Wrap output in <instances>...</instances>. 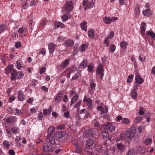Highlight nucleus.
I'll return each mask as SVG.
<instances>
[{
  "mask_svg": "<svg viewBox=\"0 0 155 155\" xmlns=\"http://www.w3.org/2000/svg\"><path fill=\"white\" fill-rule=\"evenodd\" d=\"M152 13V11L150 8H147L143 12V14L145 16L147 17L150 16Z\"/></svg>",
  "mask_w": 155,
  "mask_h": 155,
  "instance_id": "10",
  "label": "nucleus"
},
{
  "mask_svg": "<svg viewBox=\"0 0 155 155\" xmlns=\"http://www.w3.org/2000/svg\"><path fill=\"white\" fill-rule=\"evenodd\" d=\"M48 47L50 53L52 54L55 49V45L53 43H50L48 44Z\"/></svg>",
  "mask_w": 155,
  "mask_h": 155,
  "instance_id": "9",
  "label": "nucleus"
},
{
  "mask_svg": "<svg viewBox=\"0 0 155 155\" xmlns=\"http://www.w3.org/2000/svg\"><path fill=\"white\" fill-rule=\"evenodd\" d=\"M69 114V112L68 111L64 113V115L65 117L68 118L70 117Z\"/></svg>",
  "mask_w": 155,
  "mask_h": 155,
  "instance_id": "63",
  "label": "nucleus"
},
{
  "mask_svg": "<svg viewBox=\"0 0 155 155\" xmlns=\"http://www.w3.org/2000/svg\"><path fill=\"white\" fill-rule=\"evenodd\" d=\"M73 8V3L71 2H68L66 4L65 6L62 8V12L65 14L62 16L61 18L63 21H66L70 18V15L68 13H70Z\"/></svg>",
  "mask_w": 155,
  "mask_h": 155,
  "instance_id": "1",
  "label": "nucleus"
},
{
  "mask_svg": "<svg viewBox=\"0 0 155 155\" xmlns=\"http://www.w3.org/2000/svg\"><path fill=\"white\" fill-rule=\"evenodd\" d=\"M18 97L19 101H22L24 100L23 95L22 92H18Z\"/></svg>",
  "mask_w": 155,
  "mask_h": 155,
  "instance_id": "30",
  "label": "nucleus"
},
{
  "mask_svg": "<svg viewBox=\"0 0 155 155\" xmlns=\"http://www.w3.org/2000/svg\"><path fill=\"white\" fill-rule=\"evenodd\" d=\"M47 23V21L46 20H43V21H41V26H42V28H43L45 26Z\"/></svg>",
  "mask_w": 155,
  "mask_h": 155,
  "instance_id": "57",
  "label": "nucleus"
},
{
  "mask_svg": "<svg viewBox=\"0 0 155 155\" xmlns=\"http://www.w3.org/2000/svg\"><path fill=\"white\" fill-rule=\"evenodd\" d=\"M146 35H149L151 36V37L153 38H154L155 36V33L151 31H147L146 32Z\"/></svg>",
  "mask_w": 155,
  "mask_h": 155,
  "instance_id": "36",
  "label": "nucleus"
},
{
  "mask_svg": "<svg viewBox=\"0 0 155 155\" xmlns=\"http://www.w3.org/2000/svg\"><path fill=\"white\" fill-rule=\"evenodd\" d=\"M54 25L57 28L61 27L62 28L64 27V25L63 24L58 21L55 22Z\"/></svg>",
  "mask_w": 155,
  "mask_h": 155,
  "instance_id": "25",
  "label": "nucleus"
},
{
  "mask_svg": "<svg viewBox=\"0 0 155 155\" xmlns=\"http://www.w3.org/2000/svg\"><path fill=\"white\" fill-rule=\"evenodd\" d=\"M87 47L85 44L82 45L79 48V49L81 51L83 52L85 50Z\"/></svg>",
  "mask_w": 155,
  "mask_h": 155,
  "instance_id": "35",
  "label": "nucleus"
},
{
  "mask_svg": "<svg viewBox=\"0 0 155 155\" xmlns=\"http://www.w3.org/2000/svg\"><path fill=\"white\" fill-rule=\"evenodd\" d=\"M114 35V33L113 31L110 32L108 34L107 38L110 39L112 38Z\"/></svg>",
  "mask_w": 155,
  "mask_h": 155,
  "instance_id": "46",
  "label": "nucleus"
},
{
  "mask_svg": "<svg viewBox=\"0 0 155 155\" xmlns=\"http://www.w3.org/2000/svg\"><path fill=\"white\" fill-rule=\"evenodd\" d=\"M84 102H86L88 106V108L90 110L92 108V100L91 98H87L86 96L84 97L83 100Z\"/></svg>",
  "mask_w": 155,
  "mask_h": 155,
  "instance_id": "7",
  "label": "nucleus"
},
{
  "mask_svg": "<svg viewBox=\"0 0 155 155\" xmlns=\"http://www.w3.org/2000/svg\"><path fill=\"white\" fill-rule=\"evenodd\" d=\"M8 113L10 114H13L14 113V110L11 107H8L7 109Z\"/></svg>",
  "mask_w": 155,
  "mask_h": 155,
  "instance_id": "49",
  "label": "nucleus"
},
{
  "mask_svg": "<svg viewBox=\"0 0 155 155\" xmlns=\"http://www.w3.org/2000/svg\"><path fill=\"white\" fill-rule=\"evenodd\" d=\"M102 135L104 136V137H105L107 138V137L109 136L108 132L107 131V130H104L102 132Z\"/></svg>",
  "mask_w": 155,
  "mask_h": 155,
  "instance_id": "39",
  "label": "nucleus"
},
{
  "mask_svg": "<svg viewBox=\"0 0 155 155\" xmlns=\"http://www.w3.org/2000/svg\"><path fill=\"white\" fill-rule=\"evenodd\" d=\"M81 74L79 73H77L76 74H75L74 75L72 78V80H77L79 77L81 76Z\"/></svg>",
  "mask_w": 155,
  "mask_h": 155,
  "instance_id": "27",
  "label": "nucleus"
},
{
  "mask_svg": "<svg viewBox=\"0 0 155 155\" xmlns=\"http://www.w3.org/2000/svg\"><path fill=\"white\" fill-rule=\"evenodd\" d=\"M135 150L134 149H132L129 150L127 155H135Z\"/></svg>",
  "mask_w": 155,
  "mask_h": 155,
  "instance_id": "34",
  "label": "nucleus"
},
{
  "mask_svg": "<svg viewBox=\"0 0 155 155\" xmlns=\"http://www.w3.org/2000/svg\"><path fill=\"white\" fill-rule=\"evenodd\" d=\"M18 74V73L16 72L15 70H13L11 73V76L10 77L11 80L14 81L15 80L16 77Z\"/></svg>",
  "mask_w": 155,
  "mask_h": 155,
  "instance_id": "16",
  "label": "nucleus"
},
{
  "mask_svg": "<svg viewBox=\"0 0 155 155\" xmlns=\"http://www.w3.org/2000/svg\"><path fill=\"white\" fill-rule=\"evenodd\" d=\"M135 81L136 83L139 84H142L143 82V80L140 76L137 75L135 77Z\"/></svg>",
  "mask_w": 155,
  "mask_h": 155,
  "instance_id": "15",
  "label": "nucleus"
},
{
  "mask_svg": "<svg viewBox=\"0 0 155 155\" xmlns=\"http://www.w3.org/2000/svg\"><path fill=\"white\" fill-rule=\"evenodd\" d=\"M46 50L45 48H42L39 51L38 54H42L43 55H45L46 53Z\"/></svg>",
  "mask_w": 155,
  "mask_h": 155,
  "instance_id": "41",
  "label": "nucleus"
},
{
  "mask_svg": "<svg viewBox=\"0 0 155 155\" xmlns=\"http://www.w3.org/2000/svg\"><path fill=\"white\" fill-rule=\"evenodd\" d=\"M24 76V74L22 72H20L18 78L19 79H21Z\"/></svg>",
  "mask_w": 155,
  "mask_h": 155,
  "instance_id": "61",
  "label": "nucleus"
},
{
  "mask_svg": "<svg viewBox=\"0 0 155 155\" xmlns=\"http://www.w3.org/2000/svg\"><path fill=\"white\" fill-rule=\"evenodd\" d=\"M117 146V148L121 151H123L124 149V145L122 143H118Z\"/></svg>",
  "mask_w": 155,
  "mask_h": 155,
  "instance_id": "23",
  "label": "nucleus"
},
{
  "mask_svg": "<svg viewBox=\"0 0 155 155\" xmlns=\"http://www.w3.org/2000/svg\"><path fill=\"white\" fill-rule=\"evenodd\" d=\"M104 22L107 24H109L111 23V20L109 18L107 17H105L103 19Z\"/></svg>",
  "mask_w": 155,
  "mask_h": 155,
  "instance_id": "32",
  "label": "nucleus"
},
{
  "mask_svg": "<svg viewBox=\"0 0 155 155\" xmlns=\"http://www.w3.org/2000/svg\"><path fill=\"white\" fill-rule=\"evenodd\" d=\"M45 70H46L45 68L44 67H42V68H41V69L40 70V71H39L40 73V74H43L45 72Z\"/></svg>",
  "mask_w": 155,
  "mask_h": 155,
  "instance_id": "55",
  "label": "nucleus"
},
{
  "mask_svg": "<svg viewBox=\"0 0 155 155\" xmlns=\"http://www.w3.org/2000/svg\"><path fill=\"white\" fill-rule=\"evenodd\" d=\"M6 28V26L4 25H0V33L2 32Z\"/></svg>",
  "mask_w": 155,
  "mask_h": 155,
  "instance_id": "47",
  "label": "nucleus"
},
{
  "mask_svg": "<svg viewBox=\"0 0 155 155\" xmlns=\"http://www.w3.org/2000/svg\"><path fill=\"white\" fill-rule=\"evenodd\" d=\"M21 42L19 41H18L15 43V46L16 48H18L21 46Z\"/></svg>",
  "mask_w": 155,
  "mask_h": 155,
  "instance_id": "58",
  "label": "nucleus"
},
{
  "mask_svg": "<svg viewBox=\"0 0 155 155\" xmlns=\"http://www.w3.org/2000/svg\"><path fill=\"white\" fill-rule=\"evenodd\" d=\"M74 44V41L72 40L68 39L64 43V45L66 47H69L72 46Z\"/></svg>",
  "mask_w": 155,
  "mask_h": 155,
  "instance_id": "12",
  "label": "nucleus"
},
{
  "mask_svg": "<svg viewBox=\"0 0 155 155\" xmlns=\"http://www.w3.org/2000/svg\"><path fill=\"white\" fill-rule=\"evenodd\" d=\"M152 142V140L150 138H147L145 140L144 142L145 144L147 145L151 144Z\"/></svg>",
  "mask_w": 155,
  "mask_h": 155,
  "instance_id": "38",
  "label": "nucleus"
},
{
  "mask_svg": "<svg viewBox=\"0 0 155 155\" xmlns=\"http://www.w3.org/2000/svg\"><path fill=\"white\" fill-rule=\"evenodd\" d=\"M130 95L132 98L134 99H135L137 98V94L135 90H133L131 91Z\"/></svg>",
  "mask_w": 155,
  "mask_h": 155,
  "instance_id": "17",
  "label": "nucleus"
},
{
  "mask_svg": "<svg viewBox=\"0 0 155 155\" xmlns=\"http://www.w3.org/2000/svg\"><path fill=\"white\" fill-rule=\"evenodd\" d=\"M61 100V98L58 96H56L55 99V102L56 103H59Z\"/></svg>",
  "mask_w": 155,
  "mask_h": 155,
  "instance_id": "43",
  "label": "nucleus"
},
{
  "mask_svg": "<svg viewBox=\"0 0 155 155\" xmlns=\"http://www.w3.org/2000/svg\"><path fill=\"white\" fill-rule=\"evenodd\" d=\"M103 66L101 64H100L97 69L96 73L97 74H99L101 72H102L103 71Z\"/></svg>",
  "mask_w": 155,
  "mask_h": 155,
  "instance_id": "18",
  "label": "nucleus"
},
{
  "mask_svg": "<svg viewBox=\"0 0 155 155\" xmlns=\"http://www.w3.org/2000/svg\"><path fill=\"white\" fill-rule=\"evenodd\" d=\"M80 25L81 28L85 31H87V23L85 21H83L81 23Z\"/></svg>",
  "mask_w": 155,
  "mask_h": 155,
  "instance_id": "24",
  "label": "nucleus"
},
{
  "mask_svg": "<svg viewBox=\"0 0 155 155\" xmlns=\"http://www.w3.org/2000/svg\"><path fill=\"white\" fill-rule=\"evenodd\" d=\"M142 119L141 117H137L134 120V122L137 123H139L141 120Z\"/></svg>",
  "mask_w": 155,
  "mask_h": 155,
  "instance_id": "45",
  "label": "nucleus"
},
{
  "mask_svg": "<svg viewBox=\"0 0 155 155\" xmlns=\"http://www.w3.org/2000/svg\"><path fill=\"white\" fill-rule=\"evenodd\" d=\"M69 61V59H66L64 62L61 63V66L63 68H65L68 64Z\"/></svg>",
  "mask_w": 155,
  "mask_h": 155,
  "instance_id": "29",
  "label": "nucleus"
},
{
  "mask_svg": "<svg viewBox=\"0 0 155 155\" xmlns=\"http://www.w3.org/2000/svg\"><path fill=\"white\" fill-rule=\"evenodd\" d=\"M3 145L4 146V147L6 149H8L9 147L10 146L9 142L7 141H4L3 143Z\"/></svg>",
  "mask_w": 155,
  "mask_h": 155,
  "instance_id": "31",
  "label": "nucleus"
},
{
  "mask_svg": "<svg viewBox=\"0 0 155 155\" xmlns=\"http://www.w3.org/2000/svg\"><path fill=\"white\" fill-rule=\"evenodd\" d=\"M109 39H110L106 37L105 38L104 41V44L106 45H105L106 47H108L110 44V42L108 41Z\"/></svg>",
  "mask_w": 155,
  "mask_h": 155,
  "instance_id": "42",
  "label": "nucleus"
},
{
  "mask_svg": "<svg viewBox=\"0 0 155 155\" xmlns=\"http://www.w3.org/2000/svg\"><path fill=\"white\" fill-rule=\"evenodd\" d=\"M146 26V24L144 22H142L141 23V26L140 27V32L141 34L143 35H145Z\"/></svg>",
  "mask_w": 155,
  "mask_h": 155,
  "instance_id": "11",
  "label": "nucleus"
},
{
  "mask_svg": "<svg viewBox=\"0 0 155 155\" xmlns=\"http://www.w3.org/2000/svg\"><path fill=\"white\" fill-rule=\"evenodd\" d=\"M104 130L108 131L110 133L113 132L115 131V127L114 124H112L108 122L106 123L104 125Z\"/></svg>",
  "mask_w": 155,
  "mask_h": 155,
  "instance_id": "5",
  "label": "nucleus"
},
{
  "mask_svg": "<svg viewBox=\"0 0 155 155\" xmlns=\"http://www.w3.org/2000/svg\"><path fill=\"white\" fill-rule=\"evenodd\" d=\"M115 46L114 45H112L110 47V50L112 52H113L115 49Z\"/></svg>",
  "mask_w": 155,
  "mask_h": 155,
  "instance_id": "51",
  "label": "nucleus"
},
{
  "mask_svg": "<svg viewBox=\"0 0 155 155\" xmlns=\"http://www.w3.org/2000/svg\"><path fill=\"white\" fill-rule=\"evenodd\" d=\"M21 140V136H17L16 139H15V141L16 142H18L19 140Z\"/></svg>",
  "mask_w": 155,
  "mask_h": 155,
  "instance_id": "62",
  "label": "nucleus"
},
{
  "mask_svg": "<svg viewBox=\"0 0 155 155\" xmlns=\"http://www.w3.org/2000/svg\"><path fill=\"white\" fill-rule=\"evenodd\" d=\"M136 130L134 127L131 128L129 130L125 132L124 137L127 142H129L135 135Z\"/></svg>",
  "mask_w": 155,
  "mask_h": 155,
  "instance_id": "3",
  "label": "nucleus"
},
{
  "mask_svg": "<svg viewBox=\"0 0 155 155\" xmlns=\"http://www.w3.org/2000/svg\"><path fill=\"white\" fill-rule=\"evenodd\" d=\"M145 129V126L144 125H142L139 126L138 128V131L140 133H141L142 131Z\"/></svg>",
  "mask_w": 155,
  "mask_h": 155,
  "instance_id": "37",
  "label": "nucleus"
},
{
  "mask_svg": "<svg viewBox=\"0 0 155 155\" xmlns=\"http://www.w3.org/2000/svg\"><path fill=\"white\" fill-rule=\"evenodd\" d=\"M87 66V62L86 61L84 60L83 61L81 62L80 65L78 67V68L79 69H82L86 67Z\"/></svg>",
  "mask_w": 155,
  "mask_h": 155,
  "instance_id": "14",
  "label": "nucleus"
},
{
  "mask_svg": "<svg viewBox=\"0 0 155 155\" xmlns=\"http://www.w3.org/2000/svg\"><path fill=\"white\" fill-rule=\"evenodd\" d=\"M16 63L17 64V67L18 70H20L21 68V65L20 63H19L18 61H16Z\"/></svg>",
  "mask_w": 155,
  "mask_h": 155,
  "instance_id": "56",
  "label": "nucleus"
},
{
  "mask_svg": "<svg viewBox=\"0 0 155 155\" xmlns=\"http://www.w3.org/2000/svg\"><path fill=\"white\" fill-rule=\"evenodd\" d=\"M94 143V142L92 140L89 139L87 141V144L88 147H91L93 144Z\"/></svg>",
  "mask_w": 155,
  "mask_h": 155,
  "instance_id": "33",
  "label": "nucleus"
},
{
  "mask_svg": "<svg viewBox=\"0 0 155 155\" xmlns=\"http://www.w3.org/2000/svg\"><path fill=\"white\" fill-rule=\"evenodd\" d=\"M78 96L77 94L75 95L71 99V104L70 105L71 106L73 104H74L78 100Z\"/></svg>",
  "mask_w": 155,
  "mask_h": 155,
  "instance_id": "20",
  "label": "nucleus"
},
{
  "mask_svg": "<svg viewBox=\"0 0 155 155\" xmlns=\"http://www.w3.org/2000/svg\"><path fill=\"white\" fill-rule=\"evenodd\" d=\"M8 153L10 155H14L15 154L14 151L12 149L9 150Z\"/></svg>",
  "mask_w": 155,
  "mask_h": 155,
  "instance_id": "64",
  "label": "nucleus"
},
{
  "mask_svg": "<svg viewBox=\"0 0 155 155\" xmlns=\"http://www.w3.org/2000/svg\"><path fill=\"white\" fill-rule=\"evenodd\" d=\"M97 109L98 110H100L102 114H104L105 113H107L108 112V110L107 108L105 107L104 108L101 106H99L97 107Z\"/></svg>",
  "mask_w": 155,
  "mask_h": 155,
  "instance_id": "13",
  "label": "nucleus"
},
{
  "mask_svg": "<svg viewBox=\"0 0 155 155\" xmlns=\"http://www.w3.org/2000/svg\"><path fill=\"white\" fill-rule=\"evenodd\" d=\"M82 4L83 5H86L85 9H87L93 7L94 6V4L92 0L91 1H88V0H84Z\"/></svg>",
  "mask_w": 155,
  "mask_h": 155,
  "instance_id": "6",
  "label": "nucleus"
},
{
  "mask_svg": "<svg viewBox=\"0 0 155 155\" xmlns=\"http://www.w3.org/2000/svg\"><path fill=\"white\" fill-rule=\"evenodd\" d=\"M88 35L91 38H93L94 36V33L92 29H90L88 31Z\"/></svg>",
  "mask_w": 155,
  "mask_h": 155,
  "instance_id": "19",
  "label": "nucleus"
},
{
  "mask_svg": "<svg viewBox=\"0 0 155 155\" xmlns=\"http://www.w3.org/2000/svg\"><path fill=\"white\" fill-rule=\"evenodd\" d=\"M18 129L15 127H14L11 129V131L13 133L16 134L18 132Z\"/></svg>",
  "mask_w": 155,
  "mask_h": 155,
  "instance_id": "40",
  "label": "nucleus"
},
{
  "mask_svg": "<svg viewBox=\"0 0 155 155\" xmlns=\"http://www.w3.org/2000/svg\"><path fill=\"white\" fill-rule=\"evenodd\" d=\"M127 43L125 41H122L120 43V46L124 49L127 48Z\"/></svg>",
  "mask_w": 155,
  "mask_h": 155,
  "instance_id": "28",
  "label": "nucleus"
},
{
  "mask_svg": "<svg viewBox=\"0 0 155 155\" xmlns=\"http://www.w3.org/2000/svg\"><path fill=\"white\" fill-rule=\"evenodd\" d=\"M49 139L47 138L44 142L42 147V150L45 152H51L53 151L52 147L50 145Z\"/></svg>",
  "mask_w": 155,
  "mask_h": 155,
  "instance_id": "4",
  "label": "nucleus"
},
{
  "mask_svg": "<svg viewBox=\"0 0 155 155\" xmlns=\"http://www.w3.org/2000/svg\"><path fill=\"white\" fill-rule=\"evenodd\" d=\"M13 66L11 65H8L7 67L5 68L6 73L8 74L10 72L11 70H12Z\"/></svg>",
  "mask_w": 155,
  "mask_h": 155,
  "instance_id": "22",
  "label": "nucleus"
},
{
  "mask_svg": "<svg viewBox=\"0 0 155 155\" xmlns=\"http://www.w3.org/2000/svg\"><path fill=\"white\" fill-rule=\"evenodd\" d=\"M43 115L42 114V112H39L38 114V119L41 120L43 117Z\"/></svg>",
  "mask_w": 155,
  "mask_h": 155,
  "instance_id": "60",
  "label": "nucleus"
},
{
  "mask_svg": "<svg viewBox=\"0 0 155 155\" xmlns=\"http://www.w3.org/2000/svg\"><path fill=\"white\" fill-rule=\"evenodd\" d=\"M13 120V118H8L6 120V122L10 123H12Z\"/></svg>",
  "mask_w": 155,
  "mask_h": 155,
  "instance_id": "52",
  "label": "nucleus"
},
{
  "mask_svg": "<svg viewBox=\"0 0 155 155\" xmlns=\"http://www.w3.org/2000/svg\"><path fill=\"white\" fill-rule=\"evenodd\" d=\"M143 108L142 107H140V111L139 112V114L142 115H143L144 113V112L143 111Z\"/></svg>",
  "mask_w": 155,
  "mask_h": 155,
  "instance_id": "53",
  "label": "nucleus"
},
{
  "mask_svg": "<svg viewBox=\"0 0 155 155\" xmlns=\"http://www.w3.org/2000/svg\"><path fill=\"white\" fill-rule=\"evenodd\" d=\"M122 122L125 124H127L130 122L129 120L126 118H124Z\"/></svg>",
  "mask_w": 155,
  "mask_h": 155,
  "instance_id": "50",
  "label": "nucleus"
},
{
  "mask_svg": "<svg viewBox=\"0 0 155 155\" xmlns=\"http://www.w3.org/2000/svg\"><path fill=\"white\" fill-rule=\"evenodd\" d=\"M54 130V128L53 127H50L48 129V137L50 136L53 133V132Z\"/></svg>",
  "mask_w": 155,
  "mask_h": 155,
  "instance_id": "21",
  "label": "nucleus"
},
{
  "mask_svg": "<svg viewBox=\"0 0 155 155\" xmlns=\"http://www.w3.org/2000/svg\"><path fill=\"white\" fill-rule=\"evenodd\" d=\"M76 70V69L75 68H73L71 69L70 71L69 72V74L71 76H73L74 75L75 71Z\"/></svg>",
  "mask_w": 155,
  "mask_h": 155,
  "instance_id": "44",
  "label": "nucleus"
},
{
  "mask_svg": "<svg viewBox=\"0 0 155 155\" xmlns=\"http://www.w3.org/2000/svg\"><path fill=\"white\" fill-rule=\"evenodd\" d=\"M95 131L96 130L93 128L89 129L87 132V134L90 136L93 137L97 136V134Z\"/></svg>",
  "mask_w": 155,
  "mask_h": 155,
  "instance_id": "8",
  "label": "nucleus"
},
{
  "mask_svg": "<svg viewBox=\"0 0 155 155\" xmlns=\"http://www.w3.org/2000/svg\"><path fill=\"white\" fill-rule=\"evenodd\" d=\"M66 133L64 131H59L55 133L53 136L49 139V141L51 144L54 145L60 144L59 140L65 137Z\"/></svg>",
  "mask_w": 155,
  "mask_h": 155,
  "instance_id": "2",
  "label": "nucleus"
},
{
  "mask_svg": "<svg viewBox=\"0 0 155 155\" xmlns=\"http://www.w3.org/2000/svg\"><path fill=\"white\" fill-rule=\"evenodd\" d=\"M16 113L15 114L16 115H19L21 114V111L18 109H15Z\"/></svg>",
  "mask_w": 155,
  "mask_h": 155,
  "instance_id": "59",
  "label": "nucleus"
},
{
  "mask_svg": "<svg viewBox=\"0 0 155 155\" xmlns=\"http://www.w3.org/2000/svg\"><path fill=\"white\" fill-rule=\"evenodd\" d=\"M90 86L91 88L90 90L92 91L95 87V84L93 82H91L90 84Z\"/></svg>",
  "mask_w": 155,
  "mask_h": 155,
  "instance_id": "54",
  "label": "nucleus"
},
{
  "mask_svg": "<svg viewBox=\"0 0 155 155\" xmlns=\"http://www.w3.org/2000/svg\"><path fill=\"white\" fill-rule=\"evenodd\" d=\"M135 14L136 17H139L140 14V10L139 8L135 9Z\"/></svg>",
  "mask_w": 155,
  "mask_h": 155,
  "instance_id": "48",
  "label": "nucleus"
},
{
  "mask_svg": "<svg viewBox=\"0 0 155 155\" xmlns=\"http://www.w3.org/2000/svg\"><path fill=\"white\" fill-rule=\"evenodd\" d=\"M137 150L138 152L141 153H143L145 151V149L143 147H139L137 148Z\"/></svg>",
  "mask_w": 155,
  "mask_h": 155,
  "instance_id": "26",
  "label": "nucleus"
}]
</instances>
